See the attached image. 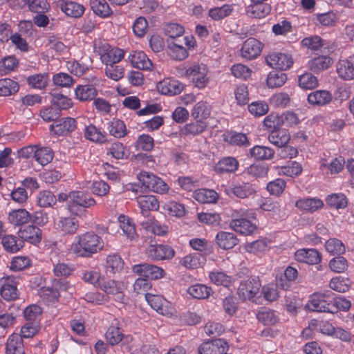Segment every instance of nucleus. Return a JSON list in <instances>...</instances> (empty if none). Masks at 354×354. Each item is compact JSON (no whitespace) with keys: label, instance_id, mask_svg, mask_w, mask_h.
Segmentation results:
<instances>
[{"label":"nucleus","instance_id":"nucleus-60","mask_svg":"<svg viewBox=\"0 0 354 354\" xmlns=\"http://www.w3.org/2000/svg\"><path fill=\"white\" fill-rule=\"evenodd\" d=\"M287 80L286 75L283 72H271L267 78V85L270 88L283 86Z\"/></svg>","mask_w":354,"mask_h":354},{"label":"nucleus","instance_id":"nucleus-13","mask_svg":"<svg viewBox=\"0 0 354 354\" xmlns=\"http://www.w3.org/2000/svg\"><path fill=\"white\" fill-rule=\"evenodd\" d=\"M337 73L342 80L349 81L354 79V55L348 59H340L336 64Z\"/></svg>","mask_w":354,"mask_h":354},{"label":"nucleus","instance_id":"nucleus-56","mask_svg":"<svg viewBox=\"0 0 354 354\" xmlns=\"http://www.w3.org/2000/svg\"><path fill=\"white\" fill-rule=\"evenodd\" d=\"M211 113V106L203 101L198 102L194 106L192 115L198 120H203L208 118Z\"/></svg>","mask_w":354,"mask_h":354},{"label":"nucleus","instance_id":"nucleus-22","mask_svg":"<svg viewBox=\"0 0 354 354\" xmlns=\"http://www.w3.org/2000/svg\"><path fill=\"white\" fill-rule=\"evenodd\" d=\"M118 221L119 227L122 230L123 234L130 241L136 240L138 235L132 219L124 214H120L118 218Z\"/></svg>","mask_w":354,"mask_h":354},{"label":"nucleus","instance_id":"nucleus-62","mask_svg":"<svg viewBox=\"0 0 354 354\" xmlns=\"http://www.w3.org/2000/svg\"><path fill=\"white\" fill-rule=\"evenodd\" d=\"M48 77L46 74H35L27 78V82L32 87L37 89L44 88L48 84Z\"/></svg>","mask_w":354,"mask_h":354},{"label":"nucleus","instance_id":"nucleus-48","mask_svg":"<svg viewBox=\"0 0 354 354\" xmlns=\"http://www.w3.org/2000/svg\"><path fill=\"white\" fill-rule=\"evenodd\" d=\"M284 277L286 281L282 278L277 279V286L282 289H287L290 287V282L295 281L298 277L297 270L291 266H288L284 271Z\"/></svg>","mask_w":354,"mask_h":354},{"label":"nucleus","instance_id":"nucleus-18","mask_svg":"<svg viewBox=\"0 0 354 354\" xmlns=\"http://www.w3.org/2000/svg\"><path fill=\"white\" fill-rule=\"evenodd\" d=\"M156 87L158 91L162 94L169 95L179 94L183 88L181 83L171 78H166L159 82Z\"/></svg>","mask_w":354,"mask_h":354},{"label":"nucleus","instance_id":"nucleus-39","mask_svg":"<svg viewBox=\"0 0 354 354\" xmlns=\"http://www.w3.org/2000/svg\"><path fill=\"white\" fill-rule=\"evenodd\" d=\"M145 296L146 301L153 309L161 315L166 314L167 301L162 297L151 293H145Z\"/></svg>","mask_w":354,"mask_h":354},{"label":"nucleus","instance_id":"nucleus-17","mask_svg":"<svg viewBox=\"0 0 354 354\" xmlns=\"http://www.w3.org/2000/svg\"><path fill=\"white\" fill-rule=\"evenodd\" d=\"M2 286L0 290L1 297L7 301H13L19 297L17 282L13 278L7 277L1 279Z\"/></svg>","mask_w":354,"mask_h":354},{"label":"nucleus","instance_id":"nucleus-32","mask_svg":"<svg viewBox=\"0 0 354 354\" xmlns=\"http://www.w3.org/2000/svg\"><path fill=\"white\" fill-rule=\"evenodd\" d=\"M218 245L224 250L234 248L238 243V239L234 234L224 231L219 232L216 236Z\"/></svg>","mask_w":354,"mask_h":354},{"label":"nucleus","instance_id":"nucleus-40","mask_svg":"<svg viewBox=\"0 0 354 354\" xmlns=\"http://www.w3.org/2000/svg\"><path fill=\"white\" fill-rule=\"evenodd\" d=\"M156 176L148 171H142L137 175V178L139 181V185L136 187L132 188V191L135 192H138L140 187L142 192H149V188L153 184Z\"/></svg>","mask_w":354,"mask_h":354},{"label":"nucleus","instance_id":"nucleus-24","mask_svg":"<svg viewBox=\"0 0 354 354\" xmlns=\"http://www.w3.org/2000/svg\"><path fill=\"white\" fill-rule=\"evenodd\" d=\"M229 192L236 197L243 199L254 195L257 190L254 184L241 183L233 185L229 189Z\"/></svg>","mask_w":354,"mask_h":354},{"label":"nucleus","instance_id":"nucleus-8","mask_svg":"<svg viewBox=\"0 0 354 354\" xmlns=\"http://www.w3.org/2000/svg\"><path fill=\"white\" fill-rule=\"evenodd\" d=\"M266 63L270 67L280 71L290 68L293 61L290 55L282 53H272L266 58Z\"/></svg>","mask_w":354,"mask_h":354},{"label":"nucleus","instance_id":"nucleus-47","mask_svg":"<svg viewBox=\"0 0 354 354\" xmlns=\"http://www.w3.org/2000/svg\"><path fill=\"white\" fill-rule=\"evenodd\" d=\"M84 136L86 139L97 143H103L106 141V133L93 124L85 128Z\"/></svg>","mask_w":354,"mask_h":354},{"label":"nucleus","instance_id":"nucleus-50","mask_svg":"<svg viewBox=\"0 0 354 354\" xmlns=\"http://www.w3.org/2000/svg\"><path fill=\"white\" fill-rule=\"evenodd\" d=\"M250 153L257 160H268L274 156V151L268 147L256 145L250 150Z\"/></svg>","mask_w":354,"mask_h":354},{"label":"nucleus","instance_id":"nucleus-54","mask_svg":"<svg viewBox=\"0 0 354 354\" xmlns=\"http://www.w3.org/2000/svg\"><path fill=\"white\" fill-rule=\"evenodd\" d=\"M326 201L328 206L337 209H344L348 204L347 198L342 193L332 194L327 196Z\"/></svg>","mask_w":354,"mask_h":354},{"label":"nucleus","instance_id":"nucleus-41","mask_svg":"<svg viewBox=\"0 0 354 354\" xmlns=\"http://www.w3.org/2000/svg\"><path fill=\"white\" fill-rule=\"evenodd\" d=\"M187 292L193 298L198 299H205L208 298L213 293V290L212 288L205 285L196 283L191 286L188 288Z\"/></svg>","mask_w":354,"mask_h":354},{"label":"nucleus","instance_id":"nucleus-3","mask_svg":"<svg viewBox=\"0 0 354 354\" xmlns=\"http://www.w3.org/2000/svg\"><path fill=\"white\" fill-rule=\"evenodd\" d=\"M261 286L258 277H250L241 281L237 290L239 298L243 301L255 297Z\"/></svg>","mask_w":354,"mask_h":354},{"label":"nucleus","instance_id":"nucleus-25","mask_svg":"<svg viewBox=\"0 0 354 354\" xmlns=\"http://www.w3.org/2000/svg\"><path fill=\"white\" fill-rule=\"evenodd\" d=\"M295 206L300 210L313 213L324 207V203L317 198H304L295 202Z\"/></svg>","mask_w":354,"mask_h":354},{"label":"nucleus","instance_id":"nucleus-55","mask_svg":"<svg viewBox=\"0 0 354 354\" xmlns=\"http://www.w3.org/2000/svg\"><path fill=\"white\" fill-rule=\"evenodd\" d=\"M210 281L217 286H229L232 281V277L227 275L223 272L213 270L209 273Z\"/></svg>","mask_w":354,"mask_h":354},{"label":"nucleus","instance_id":"nucleus-34","mask_svg":"<svg viewBox=\"0 0 354 354\" xmlns=\"http://www.w3.org/2000/svg\"><path fill=\"white\" fill-rule=\"evenodd\" d=\"M6 354H24L23 340L19 334L13 333L6 343Z\"/></svg>","mask_w":354,"mask_h":354},{"label":"nucleus","instance_id":"nucleus-27","mask_svg":"<svg viewBox=\"0 0 354 354\" xmlns=\"http://www.w3.org/2000/svg\"><path fill=\"white\" fill-rule=\"evenodd\" d=\"M238 160L231 156L221 159L216 165L214 169L218 174L234 173L239 169Z\"/></svg>","mask_w":354,"mask_h":354},{"label":"nucleus","instance_id":"nucleus-61","mask_svg":"<svg viewBox=\"0 0 354 354\" xmlns=\"http://www.w3.org/2000/svg\"><path fill=\"white\" fill-rule=\"evenodd\" d=\"M232 10V6L225 4L221 7L211 8L209 10V16L214 20H221L229 16Z\"/></svg>","mask_w":354,"mask_h":354},{"label":"nucleus","instance_id":"nucleus-5","mask_svg":"<svg viewBox=\"0 0 354 354\" xmlns=\"http://www.w3.org/2000/svg\"><path fill=\"white\" fill-rule=\"evenodd\" d=\"M185 74L192 81L196 87L203 88L207 84V68L204 64L193 65L186 70Z\"/></svg>","mask_w":354,"mask_h":354},{"label":"nucleus","instance_id":"nucleus-2","mask_svg":"<svg viewBox=\"0 0 354 354\" xmlns=\"http://www.w3.org/2000/svg\"><path fill=\"white\" fill-rule=\"evenodd\" d=\"M332 292L330 290L317 292L311 295L307 306L309 310L315 312L329 313L333 310Z\"/></svg>","mask_w":354,"mask_h":354},{"label":"nucleus","instance_id":"nucleus-53","mask_svg":"<svg viewBox=\"0 0 354 354\" xmlns=\"http://www.w3.org/2000/svg\"><path fill=\"white\" fill-rule=\"evenodd\" d=\"M204 260L205 259L201 254L194 253L183 257L180 263L187 268L196 269L203 265Z\"/></svg>","mask_w":354,"mask_h":354},{"label":"nucleus","instance_id":"nucleus-21","mask_svg":"<svg viewBox=\"0 0 354 354\" xmlns=\"http://www.w3.org/2000/svg\"><path fill=\"white\" fill-rule=\"evenodd\" d=\"M132 66L141 70H151L152 62L147 55L142 51H133L130 53L127 58Z\"/></svg>","mask_w":354,"mask_h":354},{"label":"nucleus","instance_id":"nucleus-51","mask_svg":"<svg viewBox=\"0 0 354 354\" xmlns=\"http://www.w3.org/2000/svg\"><path fill=\"white\" fill-rule=\"evenodd\" d=\"M194 197L201 203H212L216 201L218 194L214 190L203 189L195 191Z\"/></svg>","mask_w":354,"mask_h":354},{"label":"nucleus","instance_id":"nucleus-59","mask_svg":"<svg viewBox=\"0 0 354 354\" xmlns=\"http://www.w3.org/2000/svg\"><path fill=\"white\" fill-rule=\"evenodd\" d=\"M325 248L333 255H340L345 252V246L342 241L333 238L326 241Z\"/></svg>","mask_w":354,"mask_h":354},{"label":"nucleus","instance_id":"nucleus-11","mask_svg":"<svg viewBox=\"0 0 354 354\" xmlns=\"http://www.w3.org/2000/svg\"><path fill=\"white\" fill-rule=\"evenodd\" d=\"M76 128L77 122L73 118H63L55 120L50 125V131L58 136H66L75 131Z\"/></svg>","mask_w":354,"mask_h":354},{"label":"nucleus","instance_id":"nucleus-45","mask_svg":"<svg viewBox=\"0 0 354 354\" xmlns=\"http://www.w3.org/2000/svg\"><path fill=\"white\" fill-rule=\"evenodd\" d=\"M225 142L231 145L239 147H248L249 140L245 134L236 132H228L223 135Z\"/></svg>","mask_w":354,"mask_h":354},{"label":"nucleus","instance_id":"nucleus-6","mask_svg":"<svg viewBox=\"0 0 354 354\" xmlns=\"http://www.w3.org/2000/svg\"><path fill=\"white\" fill-rule=\"evenodd\" d=\"M239 214L243 216L246 215V212L243 210H241L240 212L234 211L232 214L233 218L230 223V227L241 234L249 235L253 233L256 230V225L245 218H239Z\"/></svg>","mask_w":354,"mask_h":354},{"label":"nucleus","instance_id":"nucleus-9","mask_svg":"<svg viewBox=\"0 0 354 354\" xmlns=\"http://www.w3.org/2000/svg\"><path fill=\"white\" fill-rule=\"evenodd\" d=\"M227 350L228 344L223 339L205 342L198 348L199 354H224Z\"/></svg>","mask_w":354,"mask_h":354},{"label":"nucleus","instance_id":"nucleus-49","mask_svg":"<svg viewBox=\"0 0 354 354\" xmlns=\"http://www.w3.org/2000/svg\"><path fill=\"white\" fill-rule=\"evenodd\" d=\"M19 88V84L10 78L0 80V96L11 95L17 93Z\"/></svg>","mask_w":354,"mask_h":354},{"label":"nucleus","instance_id":"nucleus-38","mask_svg":"<svg viewBox=\"0 0 354 354\" xmlns=\"http://www.w3.org/2000/svg\"><path fill=\"white\" fill-rule=\"evenodd\" d=\"M77 99L80 101H91L97 95L95 87L91 84L79 85L75 91Z\"/></svg>","mask_w":354,"mask_h":354},{"label":"nucleus","instance_id":"nucleus-58","mask_svg":"<svg viewBox=\"0 0 354 354\" xmlns=\"http://www.w3.org/2000/svg\"><path fill=\"white\" fill-rule=\"evenodd\" d=\"M206 127L205 122L198 120L195 122L186 124L182 129V133L185 136H195L202 133L206 129Z\"/></svg>","mask_w":354,"mask_h":354},{"label":"nucleus","instance_id":"nucleus-10","mask_svg":"<svg viewBox=\"0 0 354 354\" xmlns=\"http://www.w3.org/2000/svg\"><path fill=\"white\" fill-rule=\"evenodd\" d=\"M147 254L149 257L155 261L171 259L175 255L174 250L168 245L156 244L150 245Z\"/></svg>","mask_w":354,"mask_h":354},{"label":"nucleus","instance_id":"nucleus-26","mask_svg":"<svg viewBox=\"0 0 354 354\" xmlns=\"http://www.w3.org/2000/svg\"><path fill=\"white\" fill-rule=\"evenodd\" d=\"M3 249L8 253L18 252L24 246V242L19 237L12 234H6L1 239Z\"/></svg>","mask_w":354,"mask_h":354},{"label":"nucleus","instance_id":"nucleus-1","mask_svg":"<svg viewBox=\"0 0 354 354\" xmlns=\"http://www.w3.org/2000/svg\"><path fill=\"white\" fill-rule=\"evenodd\" d=\"M104 247L102 239L93 232L77 236L71 244V252L77 257H91Z\"/></svg>","mask_w":354,"mask_h":354},{"label":"nucleus","instance_id":"nucleus-14","mask_svg":"<svg viewBox=\"0 0 354 354\" xmlns=\"http://www.w3.org/2000/svg\"><path fill=\"white\" fill-rule=\"evenodd\" d=\"M71 207L80 206L89 208L95 205V199L91 196L82 191H73L69 193Z\"/></svg>","mask_w":354,"mask_h":354},{"label":"nucleus","instance_id":"nucleus-36","mask_svg":"<svg viewBox=\"0 0 354 354\" xmlns=\"http://www.w3.org/2000/svg\"><path fill=\"white\" fill-rule=\"evenodd\" d=\"M333 64V60L329 56H318L308 62V67L314 73H319L328 69Z\"/></svg>","mask_w":354,"mask_h":354},{"label":"nucleus","instance_id":"nucleus-64","mask_svg":"<svg viewBox=\"0 0 354 354\" xmlns=\"http://www.w3.org/2000/svg\"><path fill=\"white\" fill-rule=\"evenodd\" d=\"M299 85L304 89H313L318 85V81L312 73H304L299 77Z\"/></svg>","mask_w":354,"mask_h":354},{"label":"nucleus","instance_id":"nucleus-15","mask_svg":"<svg viewBox=\"0 0 354 354\" xmlns=\"http://www.w3.org/2000/svg\"><path fill=\"white\" fill-rule=\"evenodd\" d=\"M262 44L255 38L248 39L243 44L241 50V55L247 59H253L260 55Z\"/></svg>","mask_w":354,"mask_h":354},{"label":"nucleus","instance_id":"nucleus-35","mask_svg":"<svg viewBox=\"0 0 354 354\" xmlns=\"http://www.w3.org/2000/svg\"><path fill=\"white\" fill-rule=\"evenodd\" d=\"M259 322L265 326L274 325L279 322L278 314L274 310L261 308L256 315Z\"/></svg>","mask_w":354,"mask_h":354},{"label":"nucleus","instance_id":"nucleus-12","mask_svg":"<svg viewBox=\"0 0 354 354\" xmlns=\"http://www.w3.org/2000/svg\"><path fill=\"white\" fill-rule=\"evenodd\" d=\"M79 227V221L74 216L60 217L55 223L56 230L63 235H72L76 233Z\"/></svg>","mask_w":354,"mask_h":354},{"label":"nucleus","instance_id":"nucleus-20","mask_svg":"<svg viewBox=\"0 0 354 354\" xmlns=\"http://www.w3.org/2000/svg\"><path fill=\"white\" fill-rule=\"evenodd\" d=\"M295 258L299 262L310 265L319 263L322 260L320 253L315 249H301L295 253Z\"/></svg>","mask_w":354,"mask_h":354},{"label":"nucleus","instance_id":"nucleus-37","mask_svg":"<svg viewBox=\"0 0 354 354\" xmlns=\"http://www.w3.org/2000/svg\"><path fill=\"white\" fill-rule=\"evenodd\" d=\"M271 11V7L268 3H252L246 8L247 14L254 18H263Z\"/></svg>","mask_w":354,"mask_h":354},{"label":"nucleus","instance_id":"nucleus-16","mask_svg":"<svg viewBox=\"0 0 354 354\" xmlns=\"http://www.w3.org/2000/svg\"><path fill=\"white\" fill-rule=\"evenodd\" d=\"M41 230L37 226L28 225L21 227L18 231L19 237L24 241H28L32 244H37L41 240Z\"/></svg>","mask_w":354,"mask_h":354},{"label":"nucleus","instance_id":"nucleus-52","mask_svg":"<svg viewBox=\"0 0 354 354\" xmlns=\"http://www.w3.org/2000/svg\"><path fill=\"white\" fill-rule=\"evenodd\" d=\"M57 198L55 194L48 190L39 192L37 197V203L41 207H50L56 204Z\"/></svg>","mask_w":354,"mask_h":354},{"label":"nucleus","instance_id":"nucleus-57","mask_svg":"<svg viewBox=\"0 0 354 354\" xmlns=\"http://www.w3.org/2000/svg\"><path fill=\"white\" fill-rule=\"evenodd\" d=\"M31 266V260L26 256L14 257L10 262V269L17 272L25 270Z\"/></svg>","mask_w":354,"mask_h":354},{"label":"nucleus","instance_id":"nucleus-7","mask_svg":"<svg viewBox=\"0 0 354 354\" xmlns=\"http://www.w3.org/2000/svg\"><path fill=\"white\" fill-rule=\"evenodd\" d=\"M99 288L106 294L113 295L116 301L124 303V287L122 282L112 279L105 281L104 279Z\"/></svg>","mask_w":354,"mask_h":354},{"label":"nucleus","instance_id":"nucleus-29","mask_svg":"<svg viewBox=\"0 0 354 354\" xmlns=\"http://www.w3.org/2000/svg\"><path fill=\"white\" fill-rule=\"evenodd\" d=\"M142 227L146 231L151 232L158 236H162L167 233L168 227L165 225H162L160 222L153 218H148L140 223Z\"/></svg>","mask_w":354,"mask_h":354},{"label":"nucleus","instance_id":"nucleus-44","mask_svg":"<svg viewBox=\"0 0 354 354\" xmlns=\"http://www.w3.org/2000/svg\"><path fill=\"white\" fill-rule=\"evenodd\" d=\"M53 157L54 152L50 147L37 146L35 160L38 164L45 166L52 161Z\"/></svg>","mask_w":354,"mask_h":354},{"label":"nucleus","instance_id":"nucleus-46","mask_svg":"<svg viewBox=\"0 0 354 354\" xmlns=\"http://www.w3.org/2000/svg\"><path fill=\"white\" fill-rule=\"evenodd\" d=\"M91 8L98 16L105 18L112 14V10L106 0H91Z\"/></svg>","mask_w":354,"mask_h":354},{"label":"nucleus","instance_id":"nucleus-28","mask_svg":"<svg viewBox=\"0 0 354 354\" xmlns=\"http://www.w3.org/2000/svg\"><path fill=\"white\" fill-rule=\"evenodd\" d=\"M290 135L286 129L272 130L268 135V140L278 147H283L289 142Z\"/></svg>","mask_w":354,"mask_h":354},{"label":"nucleus","instance_id":"nucleus-43","mask_svg":"<svg viewBox=\"0 0 354 354\" xmlns=\"http://www.w3.org/2000/svg\"><path fill=\"white\" fill-rule=\"evenodd\" d=\"M107 130L110 135L116 138H121L127 133L125 124L123 121L118 119H113L107 124Z\"/></svg>","mask_w":354,"mask_h":354},{"label":"nucleus","instance_id":"nucleus-23","mask_svg":"<svg viewBox=\"0 0 354 354\" xmlns=\"http://www.w3.org/2000/svg\"><path fill=\"white\" fill-rule=\"evenodd\" d=\"M137 202L144 216H148L150 211H156L159 208V203L153 195L140 196Z\"/></svg>","mask_w":354,"mask_h":354},{"label":"nucleus","instance_id":"nucleus-42","mask_svg":"<svg viewBox=\"0 0 354 354\" xmlns=\"http://www.w3.org/2000/svg\"><path fill=\"white\" fill-rule=\"evenodd\" d=\"M124 333L121 328L118 326H110L106 331L105 339L111 346L118 345L122 341Z\"/></svg>","mask_w":354,"mask_h":354},{"label":"nucleus","instance_id":"nucleus-31","mask_svg":"<svg viewBox=\"0 0 354 354\" xmlns=\"http://www.w3.org/2000/svg\"><path fill=\"white\" fill-rule=\"evenodd\" d=\"M332 100L331 93L326 90H317L308 95V101L310 104L324 106Z\"/></svg>","mask_w":354,"mask_h":354},{"label":"nucleus","instance_id":"nucleus-19","mask_svg":"<svg viewBox=\"0 0 354 354\" xmlns=\"http://www.w3.org/2000/svg\"><path fill=\"white\" fill-rule=\"evenodd\" d=\"M57 6L67 16L74 18L80 17L85 10L83 5L69 0H59Z\"/></svg>","mask_w":354,"mask_h":354},{"label":"nucleus","instance_id":"nucleus-30","mask_svg":"<svg viewBox=\"0 0 354 354\" xmlns=\"http://www.w3.org/2000/svg\"><path fill=\"white\" fill-rule=\"evenodd\" d=\"M32 215L25 209L11 211L8 215V221L14 225H22L30 221Z\"/></svg>","mask_w":354,"mask_h":354},{"label":"nucleus","instance_id":"nucleus-4","mask_svg":"<svg viewBox=\"0 0 354 354\" xmlns=\"http://www.w3.org/2000/svg\"><path fill=\"white\" fill-rule=\"evenodd\" d=\"M99 54L102 62L106 66L120 62L124 56L123 50L112 47L108 44H102L99 47Z\"/></svg>","mask_w":354,"mask_h":354},{"label":"nucleus","instance_id":"nucleus-63","mask_svg":"<svg viewBox=\"0 0 354 354\" xmlns=\"http://www.w3.org/2000/svg\"><path fill=\"white\" fill-rule=\"evenodd\" d=\"M52 104L57 106V109L66 110L72 106V102L68 97L58 93H52Z\"/></svg>","mask_w":354,"mask_h":354},{"label":"nucleus","instance_id":"nucleus-33","mask_svg":"<svg viewBox=\"0 0 354 354\" xmlns=\"http://www.w3.org/2000/svg\"><path fill=\"white\" fill-rule=\"evenodd\" d=\"M124 262L118 254H112L107 256L105 263L106 272L111 274L120 273L123 269Z\"/></svg>","mask_w":354,"mask_h":354}]
</instances>
